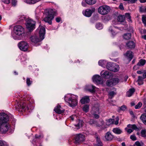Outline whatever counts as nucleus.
Segmentation results:
<instances>
[{
	"label": "nucleus",
	"instance_id": "nucleus-27",
	"mask_svg": "<svg viewBox=\"0 0 146 146\" xmlns=\"http://www.w3.org/2000/svg\"><path fill=\"white\" fill-rule=\"evenodd\" d=\"M113 131L115 134H120L122 132V131L119 128H116L113 129Z\"/></svg>",
	"mask_w": 146,
	"mask_h": 146
},
{
	"label": "nucleus",
	"instance_id": "nucleus-25",
	"mask_svg": "<svg viewBox=\"0 0 146 146\" xmlns=\"http://www.w3.org/2000/svg\"><path fill=\"white\" fill-rule=\"evenodd\" d=\"M97 143L94 145V146H102L103 144L100 139L98 136L96 137Z\"/></svg>",
	"mask_w": 146,
	"mask_h": 146
},
{
	"label": "nucleus",
	"instance_id": "nucleus-39",
	"mask_svg": "<svg viewBox=\"0 0 146 146\" xmlns=\"http://www.w3.org/2000/svg\"><path fill=\"white\" fill-rule=\"evenodd\" d=\"M96 27L97 29L100 30L103 28V26L100 23H98L96 24Z\"/></svg>",
	"mask_w": 146,
	"mask_h": 146
},
{
	"label": "nucleus",
	"instance_id": "nucleus-7",
	"mask_svg": "<svg viewBox=\"0 0 146 146\" xmlns=\"http://www.w3.org/2000/svg\"><path fill=\"white\" fill-rule=\"evenodd\" d=\"M18 46L22 50L25 51L27 50L29 47L28 44L25 42L21 41L18 44Z\"/></svg>",
	"mask_w": 146,
	"mask_h": 146
},
{
	"label": "nucleus",
	"instance_id": "nucleus-49",
	"mask_svg": "<svg viewBox=\"0 0 146 146\" xmlns=\"http://www.w3.org/2000/svg\"><path fill=\"white\" fill-rule=\"evenodd\" d=\"M116 94V93L113 91H111L109 93V95L112 97H113L114 95Z\"/></svg>",
	"mask_w": 146,
	"mask_h": 146
},
{
	"label": "nucleus",
	"instance_id": "nucleus-47",
	"mask_svg": "<svg viewBox=\"0 0 146 146\" xmlns=\"http://www.w3.org/2000/svg\"><path fill=\"white\" fill-rule=\"evenodd\" d=\"M134 146H142L141 144L139 141H136L133 145Z\"/></svg>",
	"mask_w": 146,
	"mask_h": 146
},
{
	"label": "nucleus",
	"instance_id": "nucleus-1",
	"mask_svg": "<svg viewBox=\"0 0 146 146\" xmlns=\"http://www.w3.org/2000/svg\"><path fill=\"white\" fill-rule=\"evenodd\" d=\"M13 117L11 115H9L4 113L0 114V131L5 133L8 130L10 127L9 122L11 118L13 119Z\"/></svg>",
	"mask_w": 146,
	"mask_h": 146
},
{
	"label": "nucleus",
	"instance_id": "nucleus-2",
	"mask_svg": "<svg viewBox=\"0 0 146 146\" xmlns=\"http://www.w3.org/2000/svg\"><path fill=\"white\" fill-rule=\"evenodd\" d=\"M78 97L76 95L72 94H68L64 97L65 100L69 104L71 107L76 106L78 104Z\"/></svg>",
	"mask_w": 146,
	"mask_h": 146
},
{
	"label": "nucleus",
	"instance_id": "nucleus-48",
	"mask_svg": "<svg viewBox=\"0 0 146 146\" xmlns=\"http://www.w3.org/2000/svg\"><path fill=\"white\" fill-rule=\"evenodd\" d=\"M140 11L143 12H146V7H142L140 9Z\"/></svg>",
	"mask_w": 146,
	"mask_h": 146
},
{
	"label": "nucleus",
	"instance_id": "nucleus-64",
	"mask_svg": "<svg viewBox=\"0 0 146 146\" xmlns=\"http://www.w3.org/2000/svg\"><path fill=\"white\" fill-rule=\"evenodd\" d=\"M129 113L130 114L132 115L133 117L134 116V113L133 111H129Z\"/></svg>",
	"mask_w": 146,
	"mask_h": 146
},
{
	"label": "nucleus",
	"instance_id": "nucleus-12",
	"mask_svg": "<svg viewBox=\"0 0 146 146\" xmlns=\"http://www.w3.org/2000/svg\"><path fill=\"white\" fill-rule=\"evenodd\" d=\"M30 40L31 42L35 44L36 43L42 41V40L39 37L36 35H34L32 36L30 38Z\"/></svg>",
	"mask_w": 146,
	"mask_h": 146
},
{
	"label": "nucleus",
	"instance_id": "nucleus-6",
	"mask_svg": "<svg viewBox=\"0 0 146 146\" xmlns=\"http://www.w3.org/2000/svg\"><path fill=\"white\" fill-rule=\"evenodd\" d=\"M110 8L108 6L103 5L98 8V12L102 15H104L107 14L110 11Z\"/></svg>",
	"mask_w": 146,
	"mask_h": 146
},
{
	"label": "nucleus",
	"instance_id": "nucleus-58",
	"mask_svg": "<svg viewBox=\"0 0 146 146\" xmlns=\"http://www.w3.org/2000/svg\"><path fill=\"white\" fill-rule=\"evenodd\" d=\"M3 2H4V3L9 4L10 3V0H4L3 1Z\"/></svg>",
	"mask_w": 146,
	"mask_h": 146
},
{
	"label": "nucleus",
	"instance_id": "nucleus-26",
	"mask_svg": "<svg viewBox=\"0 0 146 146\" xmlns=\"http://www.w3.org/2000/svg\"><path fill=\"white\" fill-rule=\"evenodd\" d=\"M135 92V89L134 88L130 89L126 92V96L128 97L131 96Z\"/></svg>",
	"mask_w": 146,
	"mask_h": 146
},
{
	"label": "nucleus",
	"instance_id": "nucleus-57",
	"mask_svg": "<svg viewBox=\"0 0 146 146\" xmlns=\"http://www.w3.org/2000/svg\"><path fill=\"white\" fill-rule=\"evenodd\" d=\"M133 131V130L131 129H129L127 130V132L129 134L131 133Z\"/></svg>",
	"mask_w": 146,
	"mask_h": 146
},
{
	"label": "nucleus",
	"instance_id": "nucleus-23",
	"mask_svg": "<svg viewBox=\"0 0 146 146\" xmlns=\"http://www.w3.org/2000/svg\"><path fill=\"white\" fill-rule=\"evenodd\" d=\"M127 46L129 48H134L135 45L133 41H129L126 44Z\"/></svg>",
	"mask_w": 146,
	"mask_h": 146
},
{
	"label": "nucleus",
	"instance_id": "nucleus-43",
	"mask_svg": "<svg viewBox=\"0 0 146 146\" xmlns=\"http://www.w3.org/2000/svg\"><path fill=\"white\" fill-rule=\"evenodd\" d=\"M125 18L129 20H131V17L130 16V14L129 13H126L125 14Z\"/></svg>",
	"mask_w": 146,
	"mask_h": 146
},
{
	"label": "nucleus",
	"instance_id": "nucleus-4",
	"mask_svg": "<svg viewBox=\"0 0 146 146\" xmlns=\"http://www.w3.org/2000/svg\"><path fill=\"white\" fill-rule=\"evenodd\" d=\"M107 68L109 70L114 72L118 71L119 69V66L118 65L111 62L108 63L106 65Z\"/></svg>",
	"mask_w": 146,
	"mask_h": 146
},
{
	"label": "nucleus",
	"instance_id": "nucleus-51",
	"mask_svg": "<svg viewBox=\"0 0 146 146\" xmlns=\"http://www.w3.org/2000/svg\"><path fill=\"white\" fill-rule=\"evenodd\" d=\"M69 118L72 121H73L75 118H76V115H73L70 116Z\"/></svg>",
	"mask_w": 146,
	"mask_h": 146
},
{
	"label": "nucleus",
	"instance_id": "nucleus-22",
	"mask_svg": "<svg viewBox=\"0 0 146 146\" xmlns=\"http://www.w3.org/2000/svg\"><path fill=\"white\" fill-rule=\"evenodd\" d=\"M126 56L129 59L130 61L132 59L133 55L132 52L131 51H128L125 54Z\"/></svg>",
	"mask_w": 146,
	"mask_h": 146
},
{
	"label": "nucleus",
	"instance_id": "nucleus-19",
	"mask_svg": "<svg viewBox=\"0 0 146 146\" xmlns=\"http://www.w3.org/2000/svg\"><path fill=\"white\" fill-rule=\"evenodd\" d=\"M110 72L108 71H102L100 73L102 77L105 78H108L110 76Z\"/></svg>",
	"mask_w": 146,
	"mask_h": 146
},
{
	"label": "nucleus",
	"instance_id": "nucleus-38",
	"mask_svg": "<svg viewBox=\"0 0 146 146\" xmlns=\"http://www.w3.org/2000/svg\"><path fill=\"white\" fill-rule=\"evenodd\" d=\"M141 136L142 137H146V129H144L141 130Z\"/></svg>",
	"mask_w": 146,
	"mask_h": 146
},
{
	"label": "nucleus",
	"instance_id": "nucleus-44",
	"mask_svg": "<svg viewBox=\"0 0 146 146\" xmlns=\"http://www.w3.org/2000/svg\"><path fill=\"white\" fill-rule=\"evenodd\" d=\"M114 122V119H109L108 122L107 123H108V125H110L111 124H112L113 123V122Z\"/></svg>",
	"mask_w": 146,
	"mask_h": 146
},
{
	"label": "nucleus",
	"instance_id": "nucleus-60",
	"mask_svg": "<svg viewBox=\"0 0 146 146\" xmlns=\"http://www.w3.org/2000/svg\"><path fill=\"white\" fill-rule=\"evenodd\" d=\"M35 138H42L43 136H42L41 135H36L35 136Z\"/></svg>",
	"mask_w": 146,
	"mask_h": 146
},
{
	"label": "nucleus",
	"instance_id": "nucleus-52",
	"mask_svg": "<svg viewBox=\"0 0 146 146\" xmlns=\"http://www.w3.org/2000/svg\"><path fill=\"white\" fill-rule=\"evenodd\" d=\"M82 126V121H79V123L77 125H76V126L77 127H78L79 128L80 127Z\"/></svg>",
	"mask_w": 146,
	"mask_h": 146
},
{
	"label": "nucleus",
	"instance_id": "nucleus-34",
	"mask_svg": "<svg viewBox=\"0 0 146 146\" xmlns=\"http://www.w3.org/2000/svg\"><path fill=\"white\" fill-rule=\"evenodd\" d=\"M131 37V35L130 33L125 34L123 36L124 38L126 40H129L130 38Z\"/></svg>",
	"mask_w": 146,
	"mask_h": 146
},
{
	"label": "nucleus",
	"instance_id": "nucleus-28",
	"mask_svg": "<svg viewBox=\"0 0 146 146\" xmlns=\"http://www.w3.org/2000/svg\"><path fill=\"white\" fill-rule=\"evenodd\" d=\"M16 107L17 108L23 109L25 108V104H23L21 105L20 103H18Z\"/></svg>",
	"mask_w": 146,
	"mask_h": 146
},
{
	"label": "nucleus",
	"instance_id": "nucleus-50",
	"mask_svg": "<svg viewBox=\"0 0 146 146\" xmlns=\"http://www.w3.org/2000/svg\"><path fill=\"white\" fill-rule=\"evenodd\" d=\"M125 1H128L129 3H134L137 0H123Z\"/></svg>",
	"mask_w": 146,
	"mask_h": 146
},
{
	"label": "nucleus",
	"instance_id": "nucleus-10",
	"mask_svg": "<svg viewBox=\"0 0 146 146\" xmlns=\"http://www.w3.org/2000/svg\"><path fill=\"white\" fill-rule=\"evenodd\" d=\"M93 81L97 84H102L103 81L102 78L98 75H96L93 76L92 78Z\"/></svg>",
	"mask_w": 146,
	"mask_h": 146
},
{
	"label": "nucleus",
	"instance_id": "nucleus-62",
	"mask_svg": "<svg viewBox=\"0 0 146 146\" xmlns=\"http://www.w3.org/2000/svg\"><path fill=\"white\" fill-rule=\"evenodd\" d=\"M143 70H142V71L138 70L137 71V72L138 74H141L143 73Z\"/></svg>",
	"mask_w": 146,
	"mask_h": 146
},
{
	"label": "nucleus",
	"instance_id": "nucleus-40",
	"mask_svg": "<svg viewBox=\"0 0 146 146\" xmlns=\"http://www.w3.org/2000/svg\"><path fill=\"white\" fill-rule=\"evenodd\" d=\"M142 106V103L141 102H139L137 105L135 106V109H139Z\"/></svg>",
	"mask_w": 146,
	"mask_h": 146
},
{
	"label": "nucleus",
	"instance_id": "nucleus-18",
	"mask_svg": "<svg viewBox=\"0 0 146 146\" xmlns=\"http://www.w3.org/2000/svg\"><path fill=\"white\" fill-rule=\"evenodd\" d=\"M96 87L92 85H88L86 87V89L91 92H94L96 91Z\"/></svg>",
	"mask_w": 146,
	"mask_h": 146
},
{
	"label": "nucleus",
	"instance_id": "nucleus-3",
	"mask_svg": "<svg viewBox=\"0 0 146 146\" xmlns=\"http://www.w3.org/2000/svg\"><path fill=\"white\" fill-rule=\"evenodd\" d=\"M14 31L15 33L18 36H24L25 31L24 28L20 25H16L14 28Z\"/></svg>",
	"mask_w": 146,
	"mask_h": 146
},
{
	"label": "nucleus",
	"instance_id": "nucleus-9",
	"mask_svg": "<svg viewBox=\"0 0 146 146\" xmlns=\"http://www.w3.org/2000/svg\"><path fill=\"white\" fill-rule=\"evenodd\" d=\"M93 117L96 119L99 118V108L98 107H94L91 112Z\"/></svg>",
	"mask_w": 146,
	"mask_h": 146
},
{
	"label": "nucleus",
	"instance_id": "nucleus-36",
	"mask_svg": "<svg viewBox=\"0 0 146 146\" xmlns=\"http://www.w3.org/2000/svg\"><path fill=\"white\" fill-rule=\"evenodd\" d=\"M112 79L114 86L117 84L120 81V80L117 78H113Z\"/></svg>",
	"mask_w": 146,
	"mask_h": 146
},
{
	"label": "nucleus",
	"instance_id": "nucleus-41",
	"mask_svg": "<svg viewBox=\"0 0 146 146\" xmlns=\"http://www.w3.org/2000/svg\"><path fill=\"white\" fill-rule=\"evenodd\" d=\"M27 84L28 86H30L32 83V81L30 80L29 78H27Z\"/></svg>",
	"mask_w": 146,
	"mask_h": 146
},
{
	"label": "nucleus",
	"instance_id": "nucleus-63",
	"mask_svg": "<svg viewBox=\"0 0 146 146\" xmlns=\"http://www.w3.org/2000/svg\"><path fill=\"white\" fill-rule=\"evenodd\" d=\"M82 5L84 7H86L87 5V3H85L84 2H82Z\"/></svg>",
	"mask_w": 146,
	"mask_h": 146
},
{
	"label": "nucleus",
	"instance_id": "nucleus-45",
	"mask_svg": "<svg viewBox=\"0 0 146 146\" xmlns=\"http://www.w3.org/2000/svg\"><path fill=\"white\" fill-rule=\"evenodd\" d=\"M142 20L143 23H145L146 22V16L143 15L142 16Z\"/></svg>",
	"mask_w": 146,
	"mask_h": 146
},
{
	"label": "nucleus",
	"instance_id": "nucleus-53",
	"mask_svg": "<svg viewBox=\"0 0 146 146\" xmlns=\"http://www.w3.org/2000/svg\"><path fill=\"white\" fill-rule=\"evenodd\" d=\"M142 74H143V76L142 78H143L145 79L146 77V70H143V73Z\"/></svg>",
	"mask_w": 146,
	"mask_h": 146
},
{
	"label": "nucleus",
	"instance_id": "nucleus-30",
	"mask_svg": "<svg viewBox=\"0 0 146 146\" xmlns=\"http://www.w3.org/2000/svg\"><path fill=\"white\" fill-rule=\"evenodd\" d=\"M144 79L142 76H139L138 79L137 80V82L139 85H142L143 84V81Z\"/></svg>",
	"mask_w": 146,
	"mask_h": 146
},
{
	"label": "nucleus",
	"instance_id": "nucleus-21",
	"mask_svg": "<svg viewBox=\"0 0 146 146\" xmlns=\"http://www.w3.org/2000/svg\"><path fill=\"white\" fill-rule=\"evenodd\" d=\"M89 101V97L88 96H85L83 97L80 100L81 103L82 104L88 102Z\"/></svg>",
	"mask_w": 146,
	"mask_h": 146
},
{
	"label": "nucleus",
	"instance_id": "nucleus-5",
	"mask_svg": "<svg viewBox=\"0 0 146 146\" xmlns=\"http://www.w3.org/2000/svg\"><path fill=\"white\" fill-rule=\"evenodd\" d=\"M35 21L31 19H28L26 23V26L30 31L33 30L35 28Z\"/></svg>",
	"mask_w": 146,
	"mask_h": 146
},
{
	"label": "nucleus",
	"instance_id": "nucleus-32",
	"mask_svg": "<svg viewBox=\"0 0 146 146\" xmlns=\"http://www.w3.org/2000/svg\"><path fill=\"white\" fill-rule=\"evenodd\" d=\"M106 62L105 60H100L98 62V64L100 66L102 67H104L105 66L106 64Z\"/></svg>",
	"mask_w": 146,
	"mask_h": 146
},
{
	"label": "nucleus",
	"instance_id": "nucleus-20",
	"mask_svg": "<svg viewBox=\"0 0 146 146\" xmlns=\"http://www.w3.org/2000/svg\"><path fill=\"white\" fill-rule=\"evenodd\" d=\"M89 124L92 126H96V127H99L100 126V125L98 123V122L96 120H94L92 119H90L89 121Z\"/></svg>",
	"mask_w": 146,
	"mask_h": 146
},
{
	"label": "nucleus",
	"instance_id": "nucleus-8",
	"mask_svg": "<svg viewBox=\"0 0 146 146\" xmlns=\"http://www.w3.org/2000/svg\"><path fill=\"white\" fill-rule=\"evenodd\" d=\"M74 139L75 140V143H79L85 140V136L82 134H79L75 136Z\"/></svg>",
	"mask_w": 146,
	"mask_h": 146
},
{
	"label": "nucleus",
	"instance_id": "nucleus-16",
	"mask_svg": "<svg viewBox=\"0 0 146 146\" xmlns=\"http://www.w3.org/2000/svg\"><path fill=\"white\" fill-rule=\"evenodd\" d=\"M95 9L93 8L91 9H87L85 11L84 15L87 17H90L91 16L92 13L95 11Z\"/></svg>",
	"mask_w": 146,
	"mask_h": 146
},
{
	"label": "nucleus",
	"instance_id": "nucleus-11",
	"mask_svg": "<svg viewBox=\"0 0 146 146\" xmlns=\"http://www.w3.org/2000/svg\"><path fill=\"white\" fill-rule=\"evenodd\" d=\"M48 15L44 18V20L45 22L48 23L49 25H51L52 20L54 18L53 15L50 14L49 11L48 12Z\"/></svg>",
	"mask_w": 146,
	"mask_h": 146
},
{
	"label": "nucleus",
	"instance_id": "nucleus-29",
	"mask_svg": "<svg viewBox=\"0 0 146 146\" xmlns=\"http://www.w3.org/2000/svg\"><path fill=\"white\" fill-rule=\"evenodd\" d=\"M112 79L108 80L106 82L107 85L109 86H114Z\"/></svg>",
	"mask_w": 146,
	"mask_h": 146
},
{
	"label": "nucleus",
	"instance_id": "nucleus-15",
	"mask_svg": "<svg viewBox=\"0 0 146 146\" xmlns=\"http://www.w3.org/2000/svg\"><path fill=\"white\" fill-rule=\"evenodd\" d=\"M146 62V61L144 59H141L137 63V65L135 66L133 68V69L135 70L137 69V68L138 66H143L145 64Z\"/></svg>",
	"mask_w": 146,
	"mask_h": 146
},
{
	"label": "nucleus",
	"instance_id": "nucleus-24",
	"mask_svg": "<svg viewBox=\"0 0 146 146\" xmlns=\"http://www.w3.org/2000/svg\"><path fill=\"white\" fill-rule=\"evenodd\" d=\"M140 119L143 123L146 125V113L142 114L140 117Z\"/></svg>",
	"mask_w": 146,
	"mask_h": 146
},
{
	"label": "nucleus",
	"instance_id": "nucleus-59",
	"mask_svg": "<svg viewBox=\"0 0 146 146\" xmlns=\"http://www.w3.org/2000/svg\"><path fill=\"white\" fill-rule=\"evenodd\" d=\"M109 30L111 31L113 35H115L116 33H115L114 32H113V31L112 30V29H111V28H109Z\"/></svg>",
	"mask_w": 146,
	"mask_h": 146
},
{
	"label": "nucleus",
	"instance_id": "nucleus-56",
	"mask_svg": "<svg viewBox=\"0 0 146 146\" xmlns=\"http://www.w3.org/2000/svg\"><path fill=\"white\" fill-rule=\"evenodd\" d=\"M119 9L121 10H123L124 9V8L123 7V6L122 4V3H121L119 6Z\"/></svg>",
	"mask_w": 146,
	"mask_h": 146
},
{
	"label": "nucleus",
	"instance_id": "nucleus-42",
	"mask_svg": "<svg viewBox=\"0 0 146 146\" xmlns=\"http://www.w3.org/2000/svg\"><path fill=\"white\" fill-rule=\"evenodd\" d=\"M127 109V107L125 105H123L120 107L119 108V110L122 111H125Z\"/></svg>",
	"mask_w": 146,
	"mask_h": 146
},
{
	"label": "nucleus",
	"instance_id": "nucleus-54",
	"mask_svg": "<svg viewBox=\"0 0 146 146\" xmlns=\"http://www.w3.org/2000/svg\"><path fill=\"white\" fill-rule=\"evenodd\" d=\"M17 1L16 0H11V3L14 6H15L16 4Z\"/></svg>",
	"mask_w": 146,
	"mask_h": 146
},
{
	"label": "nucleus",
	"instance_id": "nucleus-14",
	"mask_svg": "<svg viewBox=\"0 0 146 146\" xmlns=\"http://www.w3.org/2000/svg\"><path fill=\"white\" fill-rule=\"evenodd\" d=\"M54 111L56 113L60 114L63 113L65 110L62 109L60 105H58L54 109Z\"/></svg>",
	"mask_w": 146,
	"mask_h": 146
},
{
	"label": "nucleus",
	"instance_id": "nucleus-46",
	"mask_svg": "<svg viewBox=\"0 0 146 146\" xmlns=\"http://www.w3.org/2000/svg\"><path fill=\"white\" fill-rule=\"evenodd\" d=\"M130 138L133 141H135L137 140V138L134 135H131L130 136Z\"/></svg>",
	"mask_w": 146,
	"mask_h": 146
},
{
	"label": "nucleus",
	"instance_id": "nucleus-61",
	"mask_svg": "<svg viewBox=\"0 0 146 146\" xmlns=\"http://www.w3.org/2000/svg\"><path fill=\"white\" fill-rule=\"evenodd\" d=\"M56 22L59 23L61 19L60 17H57L56 19Z\"/></svg>",
	"mask_w": 146,
	"mask_h": 146
},
{
	"label": "nucleus",
	"instance_id": "nucleus-33",
	"mask_svg": "<svg viewBox=\"0 0 146 146\" xmlns=\"http://www.w3.org/2000/svg\"><path fill=\"white\" fill-rule=\"evenodd\" d=\"M125 20V17L124 16L120 15L117 18V20L120 22H123Z\"/></svg>",
	"mask_w": 146,
	"mask_h": 146
},
{
	"label": "nucleus",
	"instance_id": "nucleus-31",
	"mask_svg": "<svg viewBox=\"0 0 146 146\" xmlns=\"http://www.w3.org/2000/svg\"><path fill=\"white\" fill-rule=\"evenodd\" d=\"M86 3L89 5H93L96 3L95 0H85Z\"/></svg>",
	"mask_w": 146,
	"mask_h": 146
},
{
	"label": "nucleus",
	"instance_id": "nucleus-17",
	"mask_svg": "<svg viewBox=\"0 0 146 146\" xmlns=\"http://www.w3.org/2000/svg\"><path fill=\"white\" fill-rule=\"evenodd\" d=\"M105 137L107 141H110L112 140L114 137L110 133L108 132L106 133Z\"/></svg>",
	"mask_w": 146,
	"mask_h": 146
},
{
	"label": "nucleus",
	"instance_id": "nucleus-55",
	"mask_svg": "<svg viewBox=\"0 0 146 146\" xmlns=\"http://www.w3.org/2000/svg\"><path fill=\"white\" fill-rule=\"evenodd\" d=\"M0 146H7V145L5 144L4 142L2 141H0Z\"/></svg>",
	"mask_w": 146,
	"mask_h": 146
},
{
	"label": "nucleus",
	"instance_id": "nucleus-37",
	"mask_svg": "<svg viewBox=\"0 0 146 146\" xmlns=\"http://www.w3.org/2000/svg\"><path fill=\"white\" fill-rule=\"evenodd\" d=\"M89 110V106L88 105H84L83 108V110L86 112H88Z\"/></svg>",
	"mask_w": 146,
	"mask_h": 146
},
{
	"label": "nucleus",
	"instance_id": "nucleus-13",
	"mask_svg": "<svg viewBox=\"0 0 146 146\" xmlns=\"http://www.w3.org/2000/svg\"><path fill=\"white\" fill-rule=\"evenodd\" d=\"M38 30H39V36L42 40L44 38V36L45 34V28L43 26H39Z\"/></svg>",
	"mask_w": 146,
	"mask_h": 146
},
{
	"label": "nucleus",
	"instance_id": "nucleus-35",
	"mask_svg": "<svg viewBox=\"0 0 146 146\" xmlns=\"http://www.w3.org/2000/svg\"><path fill=\"white\" fill-rule=\"evenodd\" d=\"M127 127L129 128H131L135 130H138V128L135 125H131L130 124H128L127 125Z\"/></svg>",
	"mask_w": 146,
	"mask_h": 146
}]
</instances>
